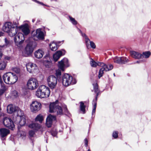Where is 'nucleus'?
Here are the masks:
<instances>
[{"instance_id":"obj_47","label":"nucleus","mask_w":151,"mask_h":151,"mask_svg":"<svg viewBox=\"0 0 151 151\" xmlns=\"http://www.w3.org/2000/svg\"><path fill=\"white\" fill-rule=\"evenodd\" d=\"M84 142L85 145L86 147H87L88 146V141L87 139L86 138L84 139Z\"/></svg>"},{"instance_id":"obj_11","label":"nucleus","mask_w":151,"mask_h":151,"mask_svg":"<svg viewBox=\"0 0 151 151\" xmlns=\"http://www.w3.org/2000/svg\"><path fill=\"white\" fill-rule=\"evenodd\" d=\"M69 65L68 60L67 58H64L58 63V67L62 71H64L65 69Z\"/></svg>"},{"instance_id":"obj_32","label":"nucleus","mask_w":151,"mask_h":151,"mask_svg":"<svg viewBox=\"0 0 151 151\" xmlns=\"http://www.w3.org/2000/svg\"><path fill=\"white\" fill-rule=\"evenodd\" d=\"M91 60L90 61V63L91 66L93 67H96L97 66H99V63H102L98 62L96 63L92 59H91Z\"/></svg>"},{"instance_id":"obj_46","label":"nucleus","mask_w":151,"mask_h":151,"mask_svg":"<svg viewBox=\"0 0 151 151\" xmlns=\"http://www.w3.org/2000/svg\"><path fill=\"white\" fill-rule=\"evenodd\" d=\"M35 131L30 130L29 132V134L30 137H33L35 134Z\"/></svg>"},{"instance_id":"obj_25","label":"nucleus","mask_w":151,"mask_h":151,"mask_svg":"<svg viewBox=\"0 0 151 151\" xmlns=\"http://www.w3.org/2000/svg\"><path fill=\"white\" fill-rule=\"evenodd\" d=\"M130 55L131 56L134 58L137 59L142 58V54L138 52L132 51L130 52Z\"/></svg>"},{"instance_id":"obj_41","label":"nucleus","mask_w":151,"mask_h":151,"mask_svg":"<svg viewBox=\"0 0 151 151\" xmlns=\"http://www.w3.org/2000/svg\"><path fill=\"white\" fill-rule=\"evenodd\" d=\"M112 136L114 138H117L118 137V132L117 131H114L113 132Z\"/></svg>"},{"instance_id":"obj_35","label":"nucleus","mask_w":151,"mask_h":151,"mask_svg":"<svg viewBox=\"0 0 151 151\" xmlns=\"http://www.w3.org/2000/svg\"><path fill=\"white\" fill-rule=\"evenodd\" d=\"M86 106L83 102H80V108L81 110L83 112V113H85Z\"/></svg>"},{"instance_id":"obj_48","label":"nucleus","mask_w":151,"mask_h":151,"mask_svg":"<svg viewBox=\"0 0 151 151\" xmlns=\"http://www.w3.org/2000/svg\"><path fill=\"white\" fill-rule=\"evenodd\" d=\"M5 42L6 45H8L9 43V41L6 38L5 39Z\"/></svg>"},{"instance_id":"obj_2","label":"nucleus","mask_w":151,"mask_h":151,"mask_svg":"<svg viewBox=\"0 0 151 151\" xmlns=\"http://www.w3.org/2000/svg\"><path fill=\"white\" fill-rule=\"evenodd\" d=\"M50 94L49 88L44 85L39 87L35 92V95L38 98H44L48 97Z\"/></svg>"},{"instance_id":"obj_33","label":"nucleus","mask_w":151,"mask_h":151,"mask_svg":"<svg viewBox=\"0 0 151 151\" xmlns=\"http://www.w3.org/2000/svg\"><path fill=\"white\" fill-rule=\"evenodd\" d=\"M1 95L4 93L6 91L7 88L5 85L1 81Z\"/></svg>"},{"instance_id":"obj_37","label":"nucleus","mask_w":151,"mask_h":151,"mask_svg":"<svg viewBox=\"0 0 151 151\" xmlns=\"http://www.w3.org/2000/svg\"><path fill=\"white\" fill-rule=\"evenodd\" d=\"M11 95L12 98H14L17 97L18 93L16 91H14L11 92Z\"/></svg>"},{"instance_id":"obj_21","label":"nucleus","mask_w":151,"mask_h":151,"mask_svg":"<svg viewBox=\"0 0 151 151\" xmlns=\"http://www.w3.org/2000/svg\"><path fill=\"white\" fill-rule=\"evenodd\" d=\"M44 54V51L42 49H39L35 52L34 55L35 58L40 59L42 58Z\"/></svg>"},{"instance_id":"obj_36","label":"nucleus","mask_w":151,"mask_h":151,"mask_svg":"<svg viewBox=\"0 0 151 151\" xmlns=\"http://www.w3.org/2000/svg\"><path fill=\"white\" fill-rule=\"evenodd\" d=\"M151 55V52L150 51L144 52L142 54V58H148Z\"/></svg>"},{"instance_id":"obj_5","label":"nucleus","mask_w":151,"mask_h":151,"mask_svg":"<svg viewBox=\"0 0 151 151\" xmlns=\"http://www.w3.org/2000/svg\"><path fill=\"white\" fill-rule=\"evenodd\" d=\"M47 81L48 85L51 89L55 88L58 82L57 77L53 75H51L47 78Z\"/></svg>"},{"instance_id":"obj_34","label":"nucleus","mask_w":151,"mask_h":151,"mask_svg":"<svg viewBox=\"0 0 151 151\" xmlns=\"http://www.w3.org/2000/svg\"><path fill=\"white\" fill-rule=\"evenodd\" d=\"M43 117L41 114L38 115L35 119V121L36 122H39L41 123L43 120Z\"/></svg>"},{"instance_id":"obj_27","label":"nucleus","mask_w":151,"mask_h":151,"mask_svg":"<svg viewBox=\"0 0 151 151\" xmlns=\"http://www.w3.org/2000/svg\"><path fill=\"white\" fill-rule=\"evenodd\" d=\"M10 72L6 73L4 74L2 76V78L4 82L6 84H8L9 81V76Z\"/></svg>"},{"instance_id":"obj_6","label":"nucleus","mask_w":151,"mask_h":151,"mask_svg":"<svg viewBox=\"0 0 151 151\" xmlns=\"http://www.w3.org/2000/svg\"><path fill=\"white\" fill-rule=\"evenodd\" d=\"M99 64V66L102 67L100 70L99 72L98 77L99 78L103 76L104 73V71H107L110 70H112L113 68V65L111 64L106 65L103 63Z\"/></svg>"},{"instance_id":"obj_23","label":"nucleus","mask_w":151,"mask_h":151,"mask_svg":"<svg viewBox=\"0 0 151 151\" xmlns=\"http://www.w3.org/2000/svg\"><path fill=\"white\" fill-rule=\"evenodd\" d=\"M9 133V130L5 128L1 129V137L2 139H5V137Z\"/></svg>"},{"instance_id":"obj_1","label":"nucleus","mask_w":151,"mask_h":151,"mask_svg":"<svg viewBox=\"0 0 151 151\" xmlns=\"http://www.w3.org/2000/svg\"><path fill=\"white\" fill-rule=\"evenodd\" d=\"M14 25L10 22L5 23L2 27V30L4 32L8 33L11 37L15 36L17 32V26L16 24Z\"/></svg>"},{"instance_id":"obj_12","label":"nucleus","mask_w":151,"mask_h":151,"mask_svg":"<svg viewBox=\"0 0 151 151\" xmlns=\"http://www.w3.org/2000/svg\"><path fill=\"white\" fill-rule=\"evenodd\" d=\"M21 33H19L14 38V41L16 45L20 47L21 45L23 43L24 41V38L22 39V36H23Z\"/></svg>"},{"instance_id":"obj_44","label":"nucleus","mask_w":151,"mask_h":151,"mask_svg":"<svg viewBox=\"0 0 151 151\" xmlns=\"http://www.w3.org/2000/svg\"><path fill=\"white\" fill-rule=\"evenodd\" d=\"M55 74L57 76L61 75V70L59 69L57 70L56 71Z\"/></svg>"},{"instance_id":"obj_42","label":"nucleus","mask_w":151,"mask_h":151,"mask_svg":"<svg viewBox=\"0 0 151 151\" xmlns=\"http://www.w3.org/2000/svg\"><path fill=\"white\" fill-rule=\"evenodd\" d=\"M13 70L14 71L17 73H19L20 71V69L18 68H14L13 69Z\"/></svg>"},{"instance_id":"obj_52","label":"nucleus","mask_w":151,"mask_h":151,"mask_svg":"<svg viewBox=\"0 0 151 151\" xmlns=\"http://www.w3.org/2000/svg\"><path fill=\"white\" fill-rule=\"evenodd\" d=\"M143 61L142 60H139V61H137V62L138 63H139L142 62Z\"/></svg>"},{"instance_id":"obj_15","label":"nucleus","mask_w":151,"mask_h":151,"mask_svg":"<svg viewBox=\"0 0 151 151\" xmlns=\"http://www.w3.org/2000/svg\"><path fill=\"white\" fill-rule=\"evenodd\" d=\"M18 28L22 30L24 35H27L30 32L29 26L27 24L22 25L19 27Z\"/></svg>"},{"instance_id":"obj_14","label":"nucleus","mask_w":151,"mask_h":151,"mask_svg":"<svg viewBox=\"0 0 151 151\" xmlns=\"http://www.w3.org/2000/svg\"><path fill=\"white\" fill-rule=\"evenodd\" d=\"M3 123L5 126L10 129H13L15 127L14 122L10 118L5 117L4 118Z\"/></svg>"},{"instance_id":"obj_45","label":"nucleus","mask_w":151,"mask_h":151,"mask_svg":"<svg viewBox=\"0 0 151 151\" xmlns=\"http://www.w3.org/2000/svg\"><path fill=\"white\" fill-rule=\"evenodd\" d=\"M90 45L91 47L93 49L96 48V45L92 41H90Z\"/></svg>"},{"instance_id":"obj_7","label":"nucleus","mask_w":151,"mask_h":151,"mask_svg":"<svg viewBox=\"0 0 151 151\" xmlns=\"http://www.w3.org/2000/svg\"><path fill=\"white\" fill-rule=\"evenodd\" d=\"M27 85L28 89L33 90L36 89L38 87L39 84L37 79L31 78L27 81Z\"/></svg>"},{"instance_id":"obj_24","label":"nucleus","mask_w":151,"mask_h":151,"mask_svg":"<svg viewBox=\"0 0 151 151\" xmlns=\"http://www.w3.org/2000/svg\"><path fill=\"white\" fill-rule=\"evenodd\" d=\"M17 107L12 104H9L7 107V111L9 114H12L15 112Z\"/></svg>"},{"instance_id":"obj_40","label":"nucleus","mask_w":151,"mask_h":151,"mask_svg":"<svg viewBox=\"0 0 151 151\" xmlns=\"http://www.w3.org/2000/svg\"><path fill=\"white\" fill-rule=\"evenodd\" d=\"M96 102H95L94 104L93 105V108L92 110V115H93L95 113L96 108Z\"/></svg>"},{"instance_id":"obj_53","label":"nucleus","mask_w":151,"mask_h":151,"mask_svg":"<svg viewBox=\"0 0 151 151\" xmlns=\"http://www.w3.org/2000/svg\"><path fill=\"white\" fill-rule=\"evenodd\" d=\"M35 21V20L34 19H33L32 20V22H34Z\"/></svg>"},{"instance_id":"obj_19","label":"nucleus","mask_w":151,"mask_h":151,"mask_svg":"<svg viewBox=\"0 0 151 151\" xmlns=\"http://www.w3.org/2000/svg\"><path fill=\"white\" fill-rule=\"evenodd\" d=\"M65 53V51L63 50L57 51L53 55L54 60L55 62L57 61L61 56L64 55Z\"/></svg>"},{"instance_id":"obj_9","label":"nucleus","mask_w":151,"mask_h":151,"mask_svg":"<svg viewBox=\"0 0 151 151\" xmlns=\"http://www.w3.org/2000/svg\"><path fill=\"white\" fill-rule=\"evenodd\" d=\"M32 38L35 40H43L44 39V33L40 29H37L36 31L32 33Z\"/></svg>"},{"instance_id":"obj_22","label":"nucleus","mask_w":151,"mask_h":151,"mask_svg":"<svg viewBox=\"0 0 151 151\" xmlns=\"http://www.w3.org/2000/svg\"><path fill=\"white\" fill-rule=\"evenodd\" d=\"M28 127L35 131H37L41 128L40 125L37 123H32L30 124Z\"/></svg>"},{"instance_id":"obj_20","label":"nucleus","mask_w":151,"mask_h":151,"mask_svg":"<svg viewBox=\"0 0 151 151\" xmlns=\"http://www.w3.org/2000/svg\"><path fill=\"white\" fill-rule=\"evenodd\" d=\"M127 60L126 58L122 57H116L114 58V62L119 64L125 63L127 62Z\"/></svg>"},{"instance_id":"obj_39","label":"nucleus","mask_w":151,"mask_h":151,"mask_svg":"<svg viewBox=\"0 0 151 151\" xmlns=\"http://www.w3.org/2000/svg\"><path fill=\"white\" fill-rule=\"evenodd\" d=\"M18 134L20 136H24L26 135V134L25 132L22 130H19L18 132Z\"/></svg>"},{"instance_id":"obj_50","label":"nucleus","mask_w":151,"mask_h":151,"mask_svg":"<svg viewBox=\"0 0 151 151\" xmlns=\"http://www.w3.org/2000/svg\"><path fill=\"white\" fill-rule=\"evenodd\" d=\"M63 41H58V42H57L56 43H57V44H60L61 43V44H62V43H63Z\"/></svg>"},{"instance_id":"obj_30","label":"nucleus","mask_w":151,"mask_h":151,"mask_svg":"<svg viewBox=\"0 0 151 151\" xmlns=\"http://www.w3.org/2000/svg\"><path fill=\"white\" fill-rule=\"evenodd\" d=\"M15 112L17 113V116H20L21 117L24 116L23 115V111L18 107L17 108Z\"/></svg>"},{"instance_id":"obj_17","label":"nucleus","mask_w":151,"mask_h":151,"mask_svg":"<svg viewBox=\"0 0 151 151\" xmlns=\"http://www.w3.org/2000/svg\"><path fill=\"white\" fill-rule=\"evenodd\" d=\"M9 76V81L8 82V84H12L15 83L18 80V77L15 74L10 72Z\"/></svg>"},{"instance_id":"obj_38","label":"nucleus","mask_w":151,"mask_h":151,"mask_svg":"<svg viewBox=\"0 0 151 151\" xmlns=\"http://www.w3.org/2000/svg\"><path fill=\"white\" fill-rule=\"evenodd\" d=\"M69 18L70 21L73 24L76 25L77 24V22L74 18L70 16L69 17Z\"/></svg>"},{"instance_id":"obj_16","label":"nucleus","mask_w":151,"mask_h":151,"mask_svg":"<svg viewBox=\"0 0 151 151\" xmlns=\"http://www.w3.org/2000/svg\"><path fill=\"white\" fill-rule=\"evenodd\" d=\"M15 124L18 125L23 126L26 123V119L24 116L20 117V116H17L16 120H14Z\"/></svg>"},{"instance_id":"obj_49","label":"nucleus","mask_w":151,"mask_h":151,"mask_svg":"<svg viewBox=\"0 0 151 151\" xmlns=\"http://www.w3.org/2000/svg\"><path fill=\"white\" fill-rule=\"evenodd\" d=\"M64 107L65 108L64 110L66 112L68 113V110H67V108L66 106H64Z\"/></svg>"},{"instance_id":"obj_13","label":"nucleus","mask_w":151,"mask_h":151,"mask_svg":"<svg viewBox=\"0 0 151 151\" xmlns=\"http://www.w3.org/2000/svg\"><path fill=\"white\" fill-rule=\"evenodd\" d=\"M27 70L29 73H34L38 70V67L37 65L31 63H28L26 65Z\"/></svg>"},{"instance_id":"obj_8","label":"nucleus","mask_w":151,"mask_h":151,"mask_svg":"<svg viewBox=\"0 0 151 151\" xmlns=\"http://www.w3.org/2000/svg\"><path fill=\"white\" fill-rule=\"evenodd\" d=\"M32 45L33 42H29L27 45L22 52L23 56L28 57L32 53L34 50V48Z\"/></svg>"},{"instance_id":"obj_54","label":"nucleus","mask_w":151,"mask_h":151,"mask_svg":"<svg viewBox=\"0 0 151 151\" xmlns=\"http://www.w3.org/2000/svg\"><path fill=\"white\" fill-rule=\"evenodd\" d=\"M57 0H51V1H57Z\"/></svg>"},{"instance_id":"obj_4","label":"nucleus","mask_w":151,"mask_h":151,"mask_svg":"<svg viewBox=\"0 0 151 151\" xmlns=\"http://www.w3.org/2000/svg\"><path fill=\"white\" fill-rule=\"evenodd\" d=\"M58 101H56L55 102L50 104V112H56L57 115H61L63 114V110L61 107L58 103Z\"/></svg>"},{"instance_id":"obj_51","label":"nucleus","mask_w":151,"mask_h":151,"mask_svg":"<svg viewBox=\"0 0 151 151\" xmlns=\"http://www.w3.org/2000/svg\"><path fill=\"white\" fill-rule=\"evenodd\" d=\"M35 1H36V2H37V3H40V4H41L42 5H44V4L42 3L41 2H39L38 1H36V0H35Z\"/></svg>"},{"instance_id":"obj_57","label":"nucleus","mask_w":151,"mask_h":151,"mask_svg":"<svg viewBox=\"0 0 151 151\" xmlns=\"http://www.w3.org/2000/svg\"><path fill=\"white\" fill-rule=\"evenodd\" d=\"M114 76H115V74H114Z\"/></svg>"},{"instance_id":"obj_55","label":"nucleus","mask_w":151,"mask_h":151,"mask_svg":"<svg viewBox=\"0 0 151 151\" xmlns=\"http://www.w3.org/2000/svg\"><path fill=\"white\" fill-rule=\"evenodd\" d=\"M87 151H91L89 149H88V150Z\"/></svg>"},{"instance_id":"obj_26","label":"nucleus","mask_w":151,"mask_h":151,"mask_svg":"<svg viewBox=\"0 0 151 151\" xmlns=\"http://www.w3.org/2000/svg\"><path fill=\"white\" fill-rule=\"evenodd\" d=\"M4 59L5 60L3 61H1V70H4L5 68L6 63V60H9L10 59V58L6 56L4 58Z\"/></svg>"},{"instance_id":"obj_10","label":"nucleus","mask_w":151,"mask_h":151,"mask_svg":"<svg viewBox=\"0 0 151 151\" xmlns=\"http://www.w3.org/2000/svg\"><path fill=\"white\" fill-rule=\"evenodd\" d=\"M31 111L33 113H36L41 108V104L37 101H33L30 106Z\"/></svg>"},{"instance_id":"obj_31","label":"nucleus","mask_w":151,"mask_h":151,"mask_svg":"<svg viewBox=\"0 0 151 151\" xmlns=\"http://www.w3.org/2000/svg\"><path fill=\"white\" fill-rule=\"evenodd\" d=\"M93 89L95 92L97 93L96 99H97V96H98L99 93V91L98 88V86L97 83H93Z\"/></svg>"},{"instance_id":"obj_43","label":"nucleus","mask_w":151,"mask_h":151,"mask_svg":"<svg viewBox=\"0 0 151 151\" xmlns=\"http://www.w3.org/2000/svg\"><path fill=\"white\" fill-rule=\"evenodd\" d=\"M51 134L53 136H55L57 134L55 129H53L51 131Z\"/></svg>"},{"instance_id":"obj_28","label":"nucleus","mask_w":151,"mask_h":151,"mask_svg":"<svg viewBox=\"0 0 151 151\" xmlns=\"http://www.w3.org/2000/svg\"><path fill=\"white\" fill-rule=\"evenodd\" d=\"M50 47L51 50L53 51H55L58 49L57 43L54 41L50 44Z\"/></svg>"},{"instance_id":"obj_29","label":"nucleus","mask_w":151,"mask_h":151,"mask_svg":"<svg viewBox=\"0 0 151 151\" xmlns=\"http://www.w3.org/2000/svg\"><path fill=\"white\" fill-rule=\"evenodd\" d=\"M78 30H79L80 32L81 33L82 36L83 37H85V40H86V46H87V47L88 48V47H89L88 42H90V41H91L86 36V34H85L84 33V34L79 29H78Z\"/></svg>"},{"instance_id":"obj_56","label":"nucleus","mask_w":151,"mask_h":151,"mask_svg":"<svg viewBox=\"0 0 151 151\" xmlns=\"http://www.w3.org/2000/svg\"><path fill=\"white\" fill-rule=\"evenodd\" d=\"M0 55H1V53Z\"/></svg>"},{"instance_id":"obj_18","label":"nucleus","mask_w":151,"mask_h":151,"mask_svg":"<svg viewBox=\"0 0 151 151\" xmlns=\"http://www.w3.org/2000/svg\"><path fill=\"white\" fill-rule=\"evenodd\" d=\"M56 119V117L55 116L51 114L49 115L47 118L46 124L47 127H51L52 121Z\"/></svg>"},{"instance_id":"obj_3","label":"nucleus","mask_w":151,"mask_h":151,"mask_svg":"<svg viewBox=\"0 0 151 151\" xmlns=\"http://www.w3.org/2000/svg\"><path fill=\"white\" fill-rule=\"evenodd\" d=\"M62 81L63 85L65 86L75 84L76 82L75 78L67 73L64 74L63 75L62 78Z\"/></svg>"}]
</instances>
